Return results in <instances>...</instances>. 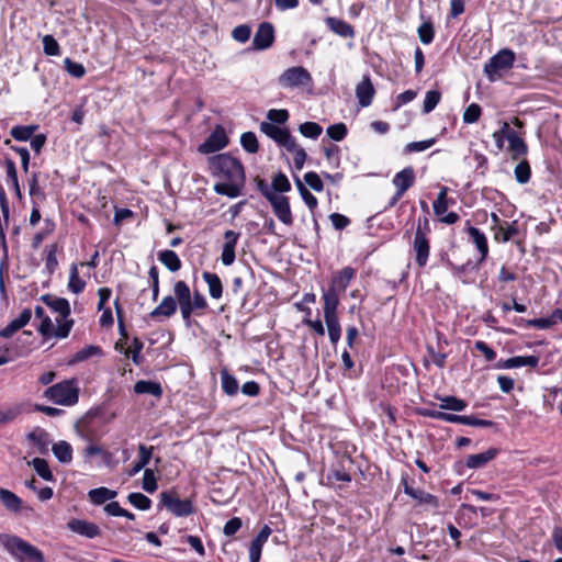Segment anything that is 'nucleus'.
<instances>
[{
  "mask_svg": "<svg viewBox=\"0 0 562 562\" xmlns=\"http://www.w3.org/2000/svg\"><path fill=\"white\" fill-rule=\"evenodd\" d=\"M173 293L178 300L182 319L189 324L193 313H199L207 307V301L199 291L191 294L189 285L179 280L173 285Z\"/></svg>",
  "mask_w": 562,
  "mask_h": 562,
  "instance_id": "f257e3e1",
  "label": "nucleus"
},
{
  "mask_svg": "<svg viewBox=\"0 0 562 562\" xmlns=\"http://www.w3.org/2000/svg\"><path fill=\"white\" fill-rule=\"evenodd\" d=\"M0 544L18 562H45L40 549L18 536L0 533Z\"/></svg>",
  "mask_w": 562,
  "mask_h": 562,
  "instance_id": "f03ea898",
  "label": "nucleus"
},
{
  "mask_svg": "<svg viewBox=\"0 0 562 562\" xmlns=\"http://www.w3.org/2000/svg\"><path fill=\"white\" fill-rule=\"evenodd\" d=\"M41 300L54 312L57 314L56 321V329L54 331V337L57 338H66L68 337L72 326L74 319L69 318L71 313L69 302L64 297H56L50 294H45L41 297Z\"/></svg>",
  "mask_w": 562,
  "mask_h": 562,
  "instance_id": "7ed1b4c3",
  "label": "nucleus"
},
{
  "mask_svg": "<svg viewBox=\"0 0 562 562\" xmlns=\"http://www.w3.org/2000/svg\"><path fill=\"white\" fill-rule=\"evenodd\" d=\"M213 173L227 181L245 183V171L241 162L229 154H220L210 158Z\"/></svg>",
  "mask_w": 562,
  "mask_h": 562,
  "instance_id": "20e7f679",
  "label": "nucleus"
},
{
  "mask_svg": "<svg viewBox=\"0 0 562 562\" xmlns=\"http://www.w3.org/2000/svg\"><path fill=\"white\" fill-rule=\"evenodd\" d=\"M430 224L429 220L425 216L418 220L415 236L413 240V250L415 252V261L418 267L423 268L426 266L430 251Z\"/></svg>",
  "mask_w": 562,
  "mask_h": 562,
  "instance_id": "39448f33",
  "label": "nucleus"
},
{
  "mask_svg": "<svg viewBox=\"0 0 562 562\" xmlns=\"http://www.w3.org/2000/svg\"><path fill=\"white\" fill-rule=\"evenodd\" d=\"M44 396L57 405L71 406L79 400V390L75 380H65L49 386Z\"/></svg>",
  "mask_w": 562,
  "mask_h": 562,
  "instance_id": "423d86ee",
  "label": "nucleus"
},
{
  "mask_svg": "<svg viewBox=\"0 0 562 562\" xmlns=\"http://www.w3.org/2000/svg\"><path fill=\"white\" fill-rule=\"evenodd\" d=\"M515 61V53L508 48L501 49L497 54L490 58L484 66V72L490 81H496L503 75L512 69Z\"/></svg>",
  "mask_w": 562,
  "mask_h": 562,
  "instance_id": "0eeeda50",
  "label": "nucleus"
},
{
  "mask_svg": "<svg viewBox=\"0 0 562 562\" xmlns=\"http://www.w3.org/2000/svg\"><path fill=\"white\" fill-rule=\"evenodd\" d=\"M283 88L293 89L312 83V76L307 69L302 66H294L285 69L278 79Z\"/></svg>",
  "mask_w": 562,
  "mask_h": 562,
  "instance_id": "6e6552de",
  "label": "nucleus"
},
{
  "mask_svg": "<svg viewBox=\"0 0 562 562\" xmlns=\"http://www.w3.org/2000/svg\"><path fill=\"white\" fill-rule=\"evenodd\" d=\"M160 504L177 517H186L193 513L191 501L180 499L175 492L160 493Z\"/></svg>",
  "mask_w": 562,
  "mask_h": 562,
  "instance_id": "1a4fd4ad",
  "label": "nucleus"
},
{
  "mask_svg": "<svg viewBox=\"0 0 562 562\" xmlns=\"http://www.w3.org/2000/svg\"><path fill=\"white\" fill-rule=\"evenodd\" d=\"M260 131L285 149L294 148L295 138L288 128L280 127L269 122H262L260 124Z\"/></svg>",
  "mask_w": 562,
  "mask_h": 562,
  "instance_id": "9d476101",
  "label": "nucleus"
},
{
  "mask_svg": "<svg viewBox=\"0 0 562 562\" xmlns=\"http://www.w3.org/2000/svg\"><path fill=\"white\" fill-rule=\"evenodd\" d=\"M414 182L415 172L412 167H406L400 172H397L392 180V183L396 188V192L390 201V206H394L398 202V200L404 195V193L411 187H413Z\"/></svg>",
  "mask_w": 562,
  "mask_h": 562,
  "instance_id": "9b49d317",
  "label": "nucleus"
},
{
  "mask_svg": "<svg viewBox=\"0 0 562 562\" xmlns=\"http://www.w3.org/2000/svg\"><path fill=\"white\" fill-rule=\"evenodd\" d=\"M269 203L271 204L272 211L278 220L286 226H291L294 222L290 200L283 194H274L269 196Z\"/></svg>",
  "mask_w": 562,
  "mask_h": 562,
  "instance_id": "f8f14e48",
  "label": "nucleus"
},
{
  "mask_svg": "<svg viewBox=\"0 0 562 562\" xmlns=\"http://www.w3.org/2000/svg\"><path fill=\"white\" fill-rule=\"evenodd\" d=\"M67 529L87 539H94L102 535L97 524L79 518H71L67 522Z\"/></svg>",
  "mask_w": 562,
  "mask_h": 562,
  "instance_id": "ddd939ff",
  "label": "nucleus"
},
{
  "mask_svg": "<svg viewBox=\"0 0 562 562\" xmlns=\"http://www.w3.org/2000/svg\"><path fill=\"white\" fill-rule=\"evenodd\" d=\"M228 143V138L223 127L217 126L211 135L199 146L202 154H211L223 149Z\"/></svg>",
  "mask_w": 562,
  "mask_h": 562,
  "instance_id": "4468645a",
  "label": "nucleus"
},
{
  "mask_svg": "<svg viewBox=\"0 0 562 562\" xmlns=\"http://www.w3.org/2000/svg\"><path fill=\"white\" fill-rule=\"evenodd\" d=\"M274 40V29L269 22H263L259 25L252 46L256 49H266L270 47Z\"/></svg>",
  "mask_w": 562,
  "mask_h": 562,
  "instance_id": "2eb2a0df",
  "label": "nucleus"
},
{
  "mask_svg": "<svg viewBox=\"0 0 562 562\" xmlns=\"http://www.w3.org/2000/svg\"><path fill=\"white\" fill-rule=\"evenodd\" d=\"M240 234L235 231H226L224 234L225 243L221 255V260L224 266H231L235 261V248Z\"/></svg>",
  "mask_w": 562,
  "mask_h": 562,
  "instance_id": "dca6fc26",
  "label": "nucleus"
},
{
  "mask_svg": "<svg viewBox=\"0 0 562 562\" xmlns=\"http://www.w3.org/2000/svg\"><path fill=\"white\" fill-rule=\"evenodd\" d=\"M375 89L371 82L369 75H364L362 80L356 86V97L362 108H367L372 103Z\"/></svg>",
  "mask_w": 562,
  "mask_h": 562,
  "instance_id": "f3484780",
  "label": "nucleus"
},
{
  "mask_svg": "<svg viewBox=\"0 0 562 562\" xmlns=\"http://www.w3.org/2000/svg\"><path fill=\"white\" fill-rule=\"evenodd\" d=\"M178 300L175 296L168 295L162 299L160 304L150 312V317L154 319L169 318L177 312Z\"/></svg>",
  "mask_w": 562,
  "mask_h": 562,
  "instance_id": "a211bd4d",
  "label": "nucleus"
},
{
  "mask_svg": "<svg viewBox=\"0 0 562 562\" xmlns=\"http://www.w3.org/2000/svg\"><path fill=\"white\" fill-rule=\"evenodd\" d=\"M272 533L271 528L268 525H265L256 538L251 541L249 546V560L250 562H259L261 558V551L263 544L267 542L268 538Z\"/></svg>",
  "mask_w": 562,
  "mask_h": 562,
  "instance_id": "6ab92c4d",
  "label": "nucleus"
},
{
  "mask_svg": "<svg viewBox=\"0 0 562 562\" xmlns=\"http://www.w3.org/2000/svg\"><path fill=\"white\" fill-rule=\"evenodd\" d=\"M355 274L356 270L353 268H342L333 277L329 288L338 293L345 292Z\"/></svg>",
  "mask_w": 562,
  "mask_h": 562,
  "instance_id": "aec40b11",
  "label": "nucleus"
},
{
  "mask_svg": "<svg viewBox=\"0 0 562 562\" xmlns=\"http://www.w3.org/2000/svg\"><path fill=\"white\" fill-rule=\"evenodd\" d=\"M26 438L31 443L36 446L38 453L45 454L48 452L52 440L45 429L36 427L27 434Z\"/></svg>",
  "mask_w": 562,
  "mask_h": 562,
  "instance_id": "412c9836",
  "label": "nucleus"
},
{
  "mask_svg": "<svg viewBox=\"0 0 562 562\" xmlns=\"http://www.w3.org/2000/svg\"><path fill=\"white\" fill-rule=\"evenodd\" d=\"M498 453L499 450L497 448H490L484 452L468 456L465 464L469 469H480L492 461Z\"/></svg>",
  "mask_w": 562,
  "mask_h": 562,
  "instance_id": "4be33fe9",
  "label": "nucleus"
},
{
  "mask_svg": "<svg viewBox=\"0 0 562 562\" xmlns=\"http://www.w3.org/2000/svg\"><path fill=\"white\" fill-rule=\"evenodd\" d=\"M539 363V357L537 356H516L512 357L507 360H505L502 363L497 364V368H504V369H513V368H519V367H531L535 368Z\"/></svg>",
  "mask_w": 562,
  "mask_h": 562,
  "instance_id": "5701e85b",
  "label": "nucleus"
},
{
  "mask_svg": "<svg viewBox=\"0 0 562 562\" xmlns=\"http://www.w3.org/2000/svg\"><path fill=\"white\" fill-rule=\"evenodd\" d=\"M404 492L414 499L418 501L419 504H427L434 508H437L439 505L438 498L435 495L429 494L423 490H415L412 486H409L406 482L404 483Z\"/></svg>",
  "mask_w": 562,
  "mask_h": 562,
  "instance_id": "b1692460",
  "label": "nucleus"
},
{
  "mask_svg": "<svg viewBox=\"0 0 562 562\" xmlns=\"http://www.w3.org/2000/svg\"><path fill=\"white\" fill-rule=\"evenodd\" d=\"M23 409L24 406L20 403L0 406V427L14 422Z\"/></svg>",
  "mask_w": 562,
  "mask_h": 562,
  "instance_id": "393cba45",
  "label": "nucleus"
},
{
  "mask_svg": "<svg viewBox=\"0 0 562 562\" xmlns=\"http://www.w3.org/2000/svg\"><path fill=\"white\" fill-rule=\"evenodd\" d=\"M468 234L481 254V261L485 260L488 254V245L485 235L476 227L470 226Z\"/></svg>",
  "mask_w": 562,
  "mask_h": 562,
  "instance_id": "a878e982",
  "label": "nucleus"
},
{
  "mask_svg": "<svg viewBox=\"0 0 562 562\" xmlns=\"http://www.w3.org/2000/svg\"><path fill=\"white\" fill-rule=\"evenodd\" d=\"M323 300H324V317L337 316V307L339 304L338 292L328 288V290L323 293Z\"/></svg>",
  "mask_w": 562,
  "mask_h": 562,
  "instance_id": "bb28decb",
  "label": "nucleus"
},
{
  "mask_svg": "<svg viewBox=\"0 0 562 562\" xmlns=\"http://www.w3.org/2000/svg\"><path fill=\"white\" fill-rule=\"evenodd\" d=\"M202 277L209 286V293H210L211 297L215 299V300L222 297L223 284H222L220 277L216 273H212V272H207V271L203 272Z\"/></svg>",
  "mask_w": 562,
  "mask_h": 562,
  "instance_id": "cd10ccee",
  "label": "nucleus"
},
{
  "mask_svg": "<svg viewBox=\"0 0 562 562\" xmlns=\"http://www.w3.org/2000/svg\"><path fill=\"white\" fill-rule=\"evenodd\" d=\"M34 314L37 318H41L42 319V323L41 325L38 326V331L40 334L43 336V337H50V336H54V331L56 329V327L54 326L50 317H48L46 314H45V310L37 305L35 306L34 308Z\"/></svg>",
  "mask_w": 562,
  "mask_h": 562,
  "instance_id": "c85d7f7f",
  "label": "nucleus"
},
{
  "mask_svg": "<svg viewBox=\"0 0 562 562\" xmlns=\"http://www.w3.org/2000/svg\"><path fill=\"white\" fill-rule=\"evenodd\" d=\"M244 183H238V181H227L220 182L214 186V190L216 193L222 195H227L229 198H237L241 193V188Z\"/></svg>",
  "mask_w": 562,
  "mask_h": 562,
  "instance_id": "c756f323",
  "label": "nucleus"
},
{
  "mask_svg": "<svg viewBox=\"0 0 562 562\" xmlns=\"http://www.w3.org/2000/svg\"><path fill=\"white\" fill-rule=\"evenodd\" d=\"M159 261L171 272H176L181 268V260L173 250H162L158 254Z\"/></svg>",
  "mask_w": 562,
  "mask_h": 562,
  "instance_id": "7c9ffc66",
  "label": "nucleus"
},
{
  "mask_svg": "<svg viewBox=\"0 0 562 562\" xmlns=\"http://www.w3.org/2000/svg\"><path fill=\"white\" fill-rule=\"evenodd\" d=\"M52 451L54 452L58 461L61 463H69L72 460V448L70 443H68L65 440L54 443L52 447Z\"/></svg>",
  "mask_w": 562,
  "mask_h": 562,
  "instance_id": "2f4dec72",
  "label": "nucleus"
},
{
  "mask_svg": "<svg viewBox=\"0 0 562 562\" xmlns=\"http://www.w3.org/2000/svg\"><path fill=\"white\" fill-rule=\"evenodd\" d=\"M327 24L331 31H334L336 34L342 37H352L355 35L352 26L342 20L336 18H328Z\"/></svg>",
  "mask_w": 562,
  "mask_h": 562,
  "instance_id": "473e14b6",
  "label": "nucleus"
},
{
  "mask_svg": "<svg viewBox=\"0 0 562 562\" xmlns=\"http://www.w3.org/2000/svg\"><path fill=\"white\" fill-rule=\"evenodd\" d=\"M134 392L137 394H151L159 397L162 394V390L159 383L153 381H137L134 385Z\"/></svg>",
  "mask_w": 562,
  "mask_h": 562,
  "instance_id": "72a5a7b5",
  "label": "nucleus"
},
{
  "mask_svg": "<svg viewBox=\"0 0 562 562\" xmlns=\"http://www.w3.org/2000/svg\"><path fill=\"white\" fill-rule=\"evenodd\" d=\"M88 495L93 504L101 505L106 501L115 498L116 492L108 487H98L91 490Z\"/></svg>",
  "mask_w": 562,
  "mask_h": 562,
  "instance_id": "f704fd0d",
  "label": "nucleus"
},
{
  "mask_svg": "<svg viewBox=\"0 0 562 562\" xmlns=\"http://www.w3.org/2000/svg\"><path fill=\"white\" fill-rule=\"evenodd\" d=\"M0 501L11 512L18 513L21 509V498L9 490H0Z\"/></svg>",
  "mask_w": 562,
  "mask_h": 562,
  "instance_id": "c9c22d12",
  "label": "nucleus"
},
{
  "mask_svg": "<svg viewBox=\"0 0 562 562\" xmlns=\"http://www.w3.org/2000/svg\"><path fill=\"white\" fill-rule=\"evenodd\" d=\"M518 234L517 222L501 224L495 232V239L506 243L510 240L515 235Z\"/></svg>",
  "mask_w": 562,
  "mask_h": 562,
  "instance_id": "e433bc0d",
  "label": "nucleus"
},
{
  "mask_svg": "<svg viewBox=\"0 0 562 562\" xmlns=\"http://www.w3.org/2000/svg\"><path fill=\"white\" fill-rule=\"evenodd\" d=\"M328 329L330 342L336 345L341 336V328L337 316L324 317Z\"/></svg>",
  "mask_w": 562,
  "mask_h": 562,
  "instance_id": "4c0bfd02",
  "label": "nucleus"
},
{
  "mask_svg": "<svg viewBox=\"0 0 562 562\" xmlns=\"http://www.w3.org/2000/svg\"><path fill=\"white\" fill-rule=\"evenodd\" d=\"M221 381H222V389L227 395L233 396V395L237 394L239 386H238V382L235 379V376L229 374L226 370H223L221 372Z\"/></svg>",
  "mask_w": 562,
  "mask_h": 562,
  "instance_id": "58836bf2",
  "label": "nucleus"
},
{
  "mask_svg": "<svg viewBox=\"0 0 562 562\" xmlns=\"http://www.w3.org/2000/svg\"><path fill=\"white\" fill-rule=\"evenodd\" d=\"M271 190L277 194L289 192L291 190V183L288 177L282 172L277 173L272 178Z\"/></svg>",
  "mask_w": 562,
  "mask_h": 562,
  "instance_id": "ea45409f",
  "label": "nucleus"
},
{
  "mask_svg": "<svg viewBox=\"0 0 562 562\" xmlns=\"http://www.w3.org/2000/svg\"><path fill=\"white\" fill-rule=\"evenodd\" d=\"M101 352H102V350L99 346H93V345L86 346L85 348L80 349L72 356L70 363L85 361V360L89 359L90 357L101 355Z\"/></svg>",
  "mask_w": 562,
  "mask_h": 562,
  "instance_id": "a19ab883",
  "label": "nucleus"
},
{
  "mask_svg": "<svg viewBox=\"0 0 562 562\" xmlns=\"http://www.w3.org/2000/svg\"><path fill=\"white\" fill-rule=\"evenodd\" d=\"M440 401H441V404H440L441 409L462 412L467 407V403L463 400L458 398L456 396H446V397H442Z\"/></svg>",
  "mask_w": 562,
  "mask_h": 562,
  "instance_id": "79ce46f5",
  "label": "nucleus"
},
{
  "mask_svg": "<svg viewBox=\"0 0 562 562\" xmlns=\"http://www.w3.org/2000/svg\"><path fill=\"white\" fill-rule=\"evenodd\" d=\"M86 286V282L79 278L78 268L76 265H72L70 268V276L68 288L71 292L78 294L83 291Z\"/></svg>",
  "mask_w": 562,
  "mask_h": 562,
  "instance_id": "37998d69",
  "label": "nucleus"
},
{
  "mask_svg": "<svg viewBox=\"0 0 562 562\" xmlns=\"http://www.w3.org/2000/svg\"><path fill=\"white\" fill-rule=\"evenodd\" d=\"M516 181L520 184H525L529 181L531 176L530 165L526 159H522L514 170Z\"/></svg>",
  "mask_w": 562,
  "mask_h": 562,
  "instance_id": "c03bdc74",
  "label": "nucleus"
},
{
  "mask_svg": "<svg viewBox=\"0 0 562 562\" xmlns=\"http://www.w3.org/2000/svg\"><path fill=\"white\" fill-rule=\"evenodd\" d=\"M32 465L36 473L46 481H53L54 475L52 471L49 470L48 463L45 459L42 458H34L32 460Z\"/></svg>",
  "mask_w": 562,
  "mask_h": 562,
  "instance_id": "a18cd8bd",
  "label": "nucleus"
},
{
  "mask_svg": "<svg viewBox=\"0 0 562 562\" xmlns=\"http://www.w3.org/2000/svg\"><path fill=\"white\" fill-rule=\"evenodd\" d=\"M441 93L439 90H430L427 91L424 103H423V113H430L437 104L440 102Z\"/></svg>",
  "mask_w": 562,
  "mask_h": 562,
  "instance_id": "49530a36",
  "label": "nucleus"
},
{
  "mask_svg": "<svg viewBox=\"0 0 562 562\" xmlns=\"http://www.w3.org/2000/svg\"><path fill=\"white\" fill-rule=\"evenodd\" d=\"M508 151L510 153V157L513 160H518L519 158L527 155L528 146L526 142L522 138H520L518 140L509 143Z\"/></svg>",
  "mask_w": 562,
  "mask_h": 562,
  "instance_id": "de8ad7c7",
  "label": "nucleus"
},
{
  "mask_svg": "<svg viewBox=\"0 0 562 562\" xmlns=\"http://www.w3.org/2000/svg\"><path fill=\"white\" fill-rule=\"evenodd\" d=\"M36 130V126L30 125V126H23V125H16L11 128V136L20 142H25L30 139Z\"/></svg>",
  "mask_w": 562,
  "mask_h": 562,
  "instance_id": "09e8293b",
  "label": "nucleus"
},
{
  "mask_svg": "<svg viewBox=\"0 0 562 562\" xmlns=\"http://www.w3.org/2000/svg\"><path fill=\"white\" fill-rule=\"evenodd\" d=\"M300 133L304 137L316 139L323 132L322 126L315 122H305L299 127Z\"/></svg>",
  "mask_w": 562,
  "mask_h": 562,
  "instance_id": "8fccbe9b",
  "label": "nucleus"
},
{
  "mask_svg": "<svg viewBox=\"0 0 562 562\" xmlns=\"http://www.w3.org/2000/svg\"><path fill=\"white\" fill-rule=\"evenodd\" d=\"M240 144L243 148L250 154H255L259 149L257 137L252 132L241 134Z\"/></svg>",
  "mask_w": 562,
  "mask_h": 562,
  "instance_id": "3c124183",
  "label": "nucleus"
},
{
  "mask_svg": "<svg viewBox=\"0 0 562 562\" xmlns=\"http://www.w3.org/2000/svg\"><path fill=\"white\" fill-rule=\"evenodd\" d=\"M127 499L134 507L140 510H147L151 506L150 498L142 493H131Z\"/></svg>",
  "mask_w": 562,
  "mask_h": 562,
  "instance_id": "603ef678",
  "label": "nucleus"
},
{
  "mask_svg": "<svg viewBox=\"0 0 562 562\" xmlns=\"http://www.w3.org/2000/svg\"><path fill=\"white\" fill-rule=\"evenodd\" d=\"M447 193H448V188L442 187L440 192L437 195L436 201L434 202V205H432L434 213L437 216L443 215L448 209Z\"/></svg>",
  "mask_w": 562,
  "mask_h": 562,
  "instance_id": "864d4df0",
  "label": "nucleus"
},
{
  "mask_svg": "<svg viewBox=\"0 0 562 562\" xmlns=\"http://www.w3.org/2000/svg\"><path fill=\"white\" fill-rule=\"evenodd\" d=\"M481 113V106L476 103H471L463 112V122L467 124H473L479 121Z\"/></svg>",
  "mask_w": 562,
  "mask_h": 562,
  "instance_id": "5fc2aeb1",
  "label": "nucleus"
},
{
  "mask_svg": "<svg viewBox=\"0 0 562 562\" xmlns=\"http://www.w3.org/2000/svg\"><path fill=\"white\" fill-rule=\"evenodd\" d=\"M347 132V126L344 123L330 125L326 131L328 137L336 142L342 140L346 137Z\"/></svg>",
  "mask_w": 562,
  "mask_h": 562,
  "instance_id": "6e6d98bb",
  "label": "nucleus"
},
{
  "mask_svg": "<svg viewBox=\"0 0 562 562\" xmlns=\"http://www.w3.org/2000/svg\"><path fill=\"white\" fill-rule=\"evenodd\" d=\"M44 53L48 56H58L60 54V47L53 35H45L43 37Z\"/></svg>",
  "mask_w": 562,
  "mask_h": 562,
  "instance_id": "4d7b16f0",
  "label": "nucleus"
},
{
  "mask_svg": "<svg viewBox=\"0 0 562 562\" xmlns=\"http://www.w3.org/2000/svg\"><path fill=\"white\" fill-rule=\"evenodd\" d=\"M65 69L69 75H71L75 78H81L86 74V69L83 65L76 63L71 60L70 58H66L64 60Z\"/></svg>",
  "mask_w": 562,
  "mask_h": 562,
  "instance_id": "13d9d810",
  "label": "nucleus"
},
{
  "mask_svg": "<svg viewBox=\"0 0 562 562\" xmlns=\"http://www.w3.org/2000/svg\"><path fill=\"white\" fill-rule=\"evenodd\" d=\"M418 36L422 43L429 44L434 40V27L430 22H424L418 27Z\"/></svg>",
  "mask_w": 562,
  "mask_h": 562,
  "instance_id": "bf43d9fd",
  "label": "nucleus"
},
{
  "mask_svg": "<svg viewBox=\"0 0 562 562\" xmlns=\"http://www.w3.org/2000/svg\"><path fill=\"white\" fill-rule=\"evenodd\" d=\"M434 144H435L434 138L420 140V142H412L405 146L404 151L406 154H411L414 151H423V150L430 148Z\"/></svg>",
  "mask_w": 562,
  "mask_h": 562,
  "instance_id": "052dcab7",
  "label": "nucleus"
},
{
  "mask_svg": "<svg viewBox=\"0 0 562 562\" xmlns=\"http://www.w3.org/2000/svg\"><path fill=\"white\" fill-rule=\"evenodd\" d=\"M288 151H291L294 154V158H293V161H294V166L297 170H301L305 164V160H306V151L304 150V148L300 147L297 144H296V140H294V148L293 149H286Z\"/></svg>",
  "mask_w": 562,
  "mask_h": 562,
  "instance_id": "680f3d73",
  "label": "nucleus"
},
{
  "mask_svg": "<svg viewBox=\"0 0 562 562\" xmlns=\"http://www.w3.org/2000/svg\"><path fill=\"white\" fill-rule=\"evenodd\" d=\"M304 181L316 192H321L324 189V184L321 177L314 171L306 172L304 175Z\"/></svg>",
  "mask_w": 562,
  "mask_h": 562,
  "instance_id": "e2e57ef3",
  "label": "nucleus"
},
{
  "mask_svg": "<svg viewBox=\"0 0 562 562\" xmlns=\"http://www.w3.org/2000/svg\"><path fill=\"white\" fill-rule=\"evenodd\" d=\"M157 481L151 469H145L143 477V488L148 493H154L157 490Z\"/></svg>",
  "mask_w": 562,
  "mask_h": 562,
  "instance_id": "0e129e2a",
  "label": "nucleus"
},
{
  "mask_svg": "<svg viewBox=\"0 0 562 562\" xmlns=\"http://www.w3.org/2000/svg\"><path fill=\"white\" fill-rule=\"evenodd\" d=\"M267 117L271 121L270 123L284 124L289 119L286 110L271 109L268 111Z\"/></svg>",
  "mask_w": 562,
  "mask_h": 562,
  "instance_id": "69168bd1",
  "label": "nucleus"
},
{
  "mask_svg": "<svg viewBox=\"0 0 562 562\" xmlns=\"http://www.w3.org/2000/svg\"><path fill=\"white\" fill-rule=\"evenodd\" d=\"M154 447H146L145 445L138 446L139 458L137 463L144 469L150 461Z\"/></svg>",
  "mask_w": 562,
  "mask_h": 562,
  "instance_id": "338daca9",
  "label": "nucleus"
},
{
  "mask_svg": "<svg viewBox=\"0 0 562 562\" xmlns=\"http://www.w3.org/2000/svg\"><path fill=\"white\" fill-rule=\"evenodd\" d=\"M329 220L333 226L338 231L346 228L350 224V220L347 216L339 213H331L329 215Z\"/></svg>",
  "mask_w": 562,
  "mask_h": 562,
  "instance_id": "774afa93",
  "label": "nucleus"
}]
</instances>
